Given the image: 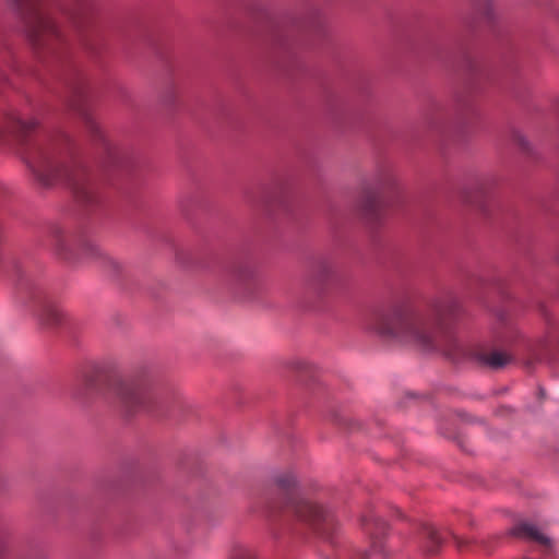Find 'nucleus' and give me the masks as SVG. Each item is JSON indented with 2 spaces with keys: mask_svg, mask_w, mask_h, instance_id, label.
Instances as JSON below:
<instances>
[{
  "mask_svg": "<svg viewBox=\"0 0 559 559\" xmlns=\"http://www.w3.org/2000/svg\"><path fill=\"white\" fill-rule=\"evenodd\" d=\"M462 311L461 300L447 294L435 298L426 309L399 304L377 310L366 319L365 328L388 342L432 349L440 347V337Z\"/></svg>",
  "mask_w": 559,
  "mask_h": 559,
  "instance_id": "1",
  "label": "nucleus"
},
{
  "mask_svg": "<svg viewBox=\"0 0 559 559\" xmlns=\"http://www.w3.org/2000/svg\"><path fill=\"white\" fill-rule=\"evenodd\" d=\"M38 122L17 111L0 114V136L13 135L22 145V155L36 180L44 187L58 182L68 183L79 203L92 206L98 203L97 185L85 170L76 165H66L60 160V147L52 142L25 143L26 138L36 129Z\"/></svg>",
  "mask_w": 559,
  "mask_h": 559,
  "instance_id": "2",
  "label": "nucleus"
},
{
  "mask_svg": "<svg viewBox=\"0 0 559 559\" xmlns=\"http://www.w3.org/2000/svg\"><path fill=\"white\" fill-rule=\"evenodd\" d=\"M275 486L283 491L282 499L263 497V513L270 521L276 522L286 513L307 524L318 534L328 537L334 531V515L316 501L293 492L297 485L296 476L290 471L280 472L273 476Z\"/></svg>",
  "mask_w": 559,
  "mask_h": 559,
  "instance_id": "3",
  "label": "nucleus"
},
{
  "mask_svg": "<svg viewBox=\"0 0 559 559\" xmlns=\"http://www.w3.org/2000/svg\"><path fill=\"white\" fill-rule=\"evenodd\" d=\"M24 20L27 34L37 47L53 49L62 41V34L55 23L47 0H10Z\"/></svg>",
  "mask_w": 559,
  "mask_h": 559,
  "instance_id": "4",
  "label": "nucleus"
},
{
  "mask_svg": "<svg viewBox=\"0 0 559 559\" xmlns=\"http://www.w3.org/2000/svg\"><path fill=\"white\" fill-rule=\"evenodd\" d=\"M16 276V294L23 304H31L37 308L43 321L57 324L60 321V311L50 302L46 283L33 269L20 263L13 265Z\"/></svg>",
  "mask_w": 559,
  "mask_h": 559,
  "instance_id": "5",
  "label": "nucleus"
},
{
  "mask_svg": "<svg viewBox=\"0 0 559 559\" xmlns=\"http://www.w3.org/2000/svg\"><path fill=\"white\" fill-rule=\"evenodd\" d=\"M396 177L392 169L381 166L373 175L372 182L365 185L360 199V211L370 222H378L382 214L381 194L393 190Z\"/></svg>",
  "mask_w": 559,
  "mask_h": 559,
  "instance_id": "6",
  "label": "nucleus"
},
{
  "mask_svg": "<svg viewBox=\"0 0 559 559\" xmlns=\"http://www.w3.org/2000/svg\"><path fill=\"white\" fill-rule=\"evenodd\" d=\"M115 392L122 407L129 413L148 409L152 404L157 403L156 397L150 391V383L144 377L120 379L116 383Z\"/></svg>",
  "mask_w": 559,
  "mask_h": 559,
  "instance_id": "7",
  "label": "nucleus"
},
{
  "mask_svg": "<svg viewBox=\"0 0 559 559\" xmlns=\"http://www.w3.org/2000/svg\"><path fill=\"white\" fill-rule=\"evenodd\" d=\"M334 275L333 263L324 258L316 260L309 270L308 284L318 292H323Z\"/></svg>",
  "mask_w": 559,
  "mask_h": 559,
  "instance_id": "8",
  "label": "nucleus"
},
{
  "mask_svg": "<svg viewBox=\"0 0 559 559\" xmlns=\"http://www.w3.org/2000/svg\"><path fill=\"white\" fill-rule=\"evenodd\" d=\"M511 534L515 537L523 538L543 546L545 549L550 548V539L543 534L535 525L526 521L518 522L511 530Z\"/></svg>",
  "mask_w": 559,
  "mask_h": 559,
  "instance_id": "9",
  "label": "nucleus"
},
{
  "mask_svg": "<svg viewBox=\"0 0 559 559\" xmlns=\"http://www.w3.org/2000/svg\"><path fill=\"white\" fill-rule=\"evenodd\" d=\"M231 276L237 285L247 289L257 280V267L248 261L238 262L233 266Z\"/></svg>",
  "mask_w": 559,
  "mask_h": 559,
  "instance_id": "10",
  "label": "nucleus"
},
{
  "mask_svg": "<svg viewBox=\"0 0 559 559\" xmlns=\"http://www.w3.org/2000/svg\"><path fill=\"white\" fill-rule=\"evenodd\" d=\"M361 525L370 535L372 551H381L382 545L379 535L385 530L384 521L373 514H364L361 516Z\"/></svg>",
  "mask_w": 559,
  "mask_h": 559,
  "instance_id": "11",
  "label": "nucleus"
},
{
  "mask_svg": "<svg viewBox=\"0 0 559 559\" xmlns=\"http://www.w3.org/2000/svg\"><path fill=\"white\" fill-rule=\"evenodd\" d=\"M476 358L481 365L491 369H500L512 361V356L501 350H479Z\"/></svg>",
  "mask_w": 559,
  "mask_h": 559,
  "instance_id": "12",
  "label": "nucleus"
},
{
  "mask_svg": "<svg viewBox=\"0 0 559 559\" xmlns=\"http://www.w3.org/2000/svg\"><path fill=\"white\" fill-rule=\"evenodd\" d=\"M73 93H74V96H73L74 99L71 100L70 106L74 110H78L79 112L82 114V116L84 117L85 124H86V128L88 129V131L92 134L102 138V132H100V129H99L98 124L90 116H87L83 111V109H82V103L85 99V92H84L83 87L82 86L75 87Z\"/></svg>",
  "mask_w": 559,
  "mask_h": 559,
  "instance_id": "13",
  "label": "nucleus"
},
{
  "mask_svg": "<svg viewBox=\"0 0 559 559\" xmlns=\"http://www.w3.org/2000/svg\"><path fill=\"white\" fill-rule=\"evenodd\" d=\"M421 535L425 539L426 551L430 555L437 554L444 538L430 524H424L421 526Z\"/></svg>",
  "mask_w": 559,
  "mask_h": 559,
  "instance_id": "14",
  "label": "nucleus"
},
{
  "mask_svg": "<svg viewBox=\"0 0 559 559\" xmlns=\"http://www.w3.org/2000/svg\"><path fill=\"white\" fill-rule=\"evenodd\" d=\"M83 250L88 255H95L98 257L102 260L103 266L106 267L111 273H118L122 265L119 261L114 259L112 257H109L107 254H104L99 251V249L92 242H85L83 245Z\"/></svg>",
  "mask_w": 559,
  "mask_h": 559,
  "instance_id": "15",
  "label": "nucleus"
},
{
  "mask_svg": "<svg viewBox=\"0 0 559 559\" xmlns=\"http://www.w3.org/2000/svg\"><path fill=\"white\" fill-rule=\"evenodd\" d=\"M107 151L109 154L110 162L118 167H126L128 164V155L124 151L115 146L108 145Z\"/></svg>",
  "mask_w": 559,
  "mask_h": 559,
  "instance_id": "16",
  "label": "nucleus"
},
{
  "mask_svg": "<svg viewBox=\"0 0 559 559\" xmlns=\"http://www.w3.org/2000/svg\"><path fill=\"white\" fill-rule=\"evenodd\" d=\"M228 559H258V557L251 548L237 546L233 549Z\"/></svg>",
  "mask_w": 559,
  "mask_h": 559,
  "instance_id": "17",
  "label": "nucleus"
},
{
  "mask_svg": "<svg viewBox=\"0 0 559 559\" xmlns=\"http://www.w3.org/2000/svg\"><path fill=\"white\" fill-rule=\"evenodd\" d=\"M513 141L522 151L530 152V142L523 134L515 132L513 134Z\"/></svg>",
  "mask_w": 559,
  "mask_h": 559,
  "instance_id": "18",
  "label": "nucleus"
},
{
  "mask_svg": "<svg viewBox=\"0 0 559 559\" xmlns=\"http://www.w3.org/2000/svg\"><path fill=\"white\" fill-rule=\"evenodd\" d=\"M84 386L86 390H92L95 388V379L92 376L84 378Z\"/></svg>",
  "mask_w": 559,
  "mask_h": 559,
  "instance_id": "19",
  "label": "nucleus"
},
{
  "mask_svg": "<svg viewBox=\"0 0 559 559\" xmlns=\"http://www.w3.org/2000/svg\"><path fill=\"white\" fill-rule=\"evenodd\" d=\"M453 538H454V540H455V543H456L457 547H463L464 542H463L461 538H459V537H456V536H454V535H453Z\"/></svg>",
  "mask_w": 559,
  "mask_h": 559,
  "instance_id": "20",
  "label": "nucleus"
},
{
  "mask_svg": "<svg viewBox=\"0 0 559 559\" xmlns=\"http://www.w3.org/2000/svg\"><path fill=\"white\" fill-rule=\"evenodd\" d=\"M490 10H491V9H490L489 7H488V8H485V9L481 11V13H483L484 15H486L487 17H490Z\"/></svg>",
  "mask_w": 559,
  "mask_h": 559,
  "instance_id": "21",
  "label": "nucleus"
},
{
  "mask_svg": "<svg viewBox=\"0 0 559 559\" xmlns=\"http://www.w3.org/2000/svg\"><path fill=\"white\" fill-rule=\"evenodd\" d=\"M484 187H485V183H484L483 181H479V182H477V183H476V188H477L480 192H483Z\"/></svg>",
  "mask_w": 559,
  "mask_h": 559,
  "instance_id": "22",
  "label": "nucleus"
}]
</instances>
